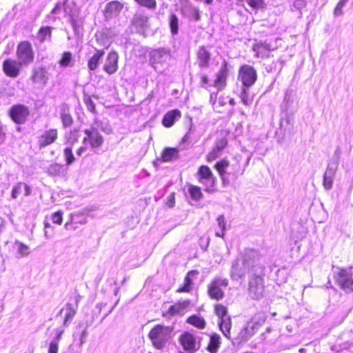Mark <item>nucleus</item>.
Listing matches in <instances>:
<instances>
[{
    "mask_svg": "<svg viewBox=\"0 0 353 353\" xmlns=\"http://www.w3.org/2000/svg\"><path fill=\"white\" fill-rule=\"evenodd\" d=\"M334 171L330 168H327L323 177V186L326 190L331 189L333 183V175Z\"/></svg>",
    "mask_w": 353,
    "mask_h": 353,
    "instance_id": "obj_40",
    "label": "nucleus"
},
{
    "mask_svg": "<svg viewBox=\"0 0 353 353\" xmlns=\"http://www.w3.org/2000/svg\"><path fill=\"white\" fill-rule=\"evenodd\" d=\"M347 1L348 0H339L334 10V13L335 15H340L342 14L343 7Z\"/></svg>",
    "mask_w": 353,
    "mask_h": 353,
    "instance_id": "obj_51",
    "label": "nucleus"
},
{
    "mask_svg": "<svg viewBox=\"0 0 353 353\" xmlns=\"http://www.w3.org/2000/svg\"><path fill=\"white\" fill-rule=\"evenodd\" d=\"M199 274V271L196 270H192L187 272L185 274L183 283L179 286L176 292L177 293H190L194 285V279Z\"/></svg>",
    "mask_w": 353,
    "mask_h": 353,
    "instance_id": "obj_16",
    "label": "nucleus"
},
{
    "mask_svg": "<svg viewBox=\"0 0 353 353\" xmlns=\"http://www.w3.org/2000/svg\"><path fill=\"white\" fill-rule=\"evenodd\" d=\"M190 17L196 21H199L201 19L199 10L197 8H192Z\"/></svg>",
    "mask_w": 353,
    "mask_h": 353,
    "instance_id": "obj_54",
    "label": "nucleus"
},
{
    "mask_svg": "<svg viewBox=\"0 0 353 353\" xmlns=\"http://www.w3.org/2000/svg\"><path fill=\"white\" fill-rule=\"evenodd\" d=\"M172 329L161 324L156 325L148 333L152 345L158 350L163 349L168 341Z\"/></svg>",
    "mask_w": 353,
    "mask_h": 353,
    "instance_id": "obj_1",
    "label": "nucleus"
},
{
    "mask_svg": "<svg viewBox=\"0 0 353 353\" xmlns=\"http://www.w3.org/2000/svg\"><path fill=\"white\" fill-rule=\"evenodd\" d=\"M30 80L33 83L45 85L48 81L47 72L42 67L34 68L32 70Z\"/></svg>",
    "mask_w": 353,
    "mask_h": 353,
    "instance_id": "obj_20",
    "label": "nucleus"
},
{
    "mask_svg": "<svg viewBox=\"0 0 353 353\" xmlns=\"http://www.w3.org/2000/svg\"><path fill=\"white\" fill-rule=\"evenodd\" d=\"M252 49L255 52L254 57L262 59L269 58L272 50L270 46L265 42L256 43Z\"/></svg>",
    "mask_w": 353,
    "mask_h": 353,
    "instance_id": "obj_17",
    "label": "nucleus"
},
{
    "mask_svg": "<svg viewBox=\"0 0 353 353\" xmlns=\"http://www.w3.org/2000/svg\"><path fill=\"white\" fill-rule=\"evenodd\" d=\"M228 285V281L224 278L216 277L213 279L207 287L208 296L216 301H220L225 296V292L223 288H226Z\"/></svg>",
    "mask_w": 353,
    "mask_h": 353,
    "instance_id": "obj_6",
    "label": "nucleus"
},
{
    "mask_svg": "<svg viewBox=\"0 0 353 353\" xmlns=\"http://www.w3.org/2000/svg\"><path fill=\"white\" fill-rule=\"evenodd\" d=\"M179 158V149L178 148L166 147L161 154V160L163 162H170Z\"/></svg>",
    "mask_w": 353,
    "mask_h": 353,
    "instance_id": "obj_26",
    "label": "nucleus"
},
{
    "mask_svg": "<svg viewBox=\"0 0 353 353\" xmlns=\"http://www.w3.org/2000/svg\"><path fill=\"white\" fill-rule=\"evenodd\" d=\"M139 6L145 7L149 10H155L157 6L156 0H134Z\"/></svg>",
    "mask_w": 353,
    "mask_h": 353,
    "instance_id": "obj_42",
    "label": "nucleus"
},
{
    "mask_svg": "<svg viewBox=\"0 0 353 353\" xmlns=\"http://www.w3.org/2000/svg\"><path fill=\"white\" fill-rule=\"evenodd\" d=\"M196 178L199 183H203L205 185V192H213L215 191L216 179L208 165H202L199 167L196 172Z\"/></svg>",
    "mask_w": 353,
    "mask_h": 353,
    "instance_id": "obj_4",
    "label": "nucleus"
},
{
    "mask_svg": "<svg viewBox=\"0 0 353 353\" xmlns=\"http://www.w3.org/2000/svg\"><path fill=\"white\" fill-rule=\"evenodd\" d=\"M61 119L63 127L68 128L72 125L73 119L70 112L69 106L65 105L61 108Z\"/></svg>",
    "mask_w": 353,
    "mask_h": 353,
    "instance_id": "obj_34",
    "label": "nucleus"
},
{
    "mask_svg": "<svg viewBox=\"0 0 353 353\" xmlns=\"http://www.w3.org/2000/svg\"><path fill=\"white\" fill-rule=\"evenodd\" d=\"M214 311L216 316L218 317L219 321H221L222 319H225L227 317L230 316L228 314V308L226 306L223 304L216 303L214 305Z\"/></svg>",
    "mask_w": 353,
    "mask_h": 353,
    "instance_id": "obj_38",
    "label": "nucleus"
},
{
    "mask_svg": "<svg viewBox=\"0 0 353 353\" xmlns=\"http://www.w3.org/2000/svg\"><path fill=\"white\" fill-rule=\"evenodd\" d=\"M15 243L17 245V252L21 254V256H27L30 253V248L28 245L19 241H16Z\"/></svg>",
    "mask_w": 353,
    "mask_h": 353,
    "instance_id": "obj_45",
    "label": "nucleus"
},
{
    "mask_svg": "<svg viewBox=\"0 0 353 353\" xmlns=\"http://www.w3.org/2000/svg\"><path fill=\"white\" fill-rule=\"evenodd\" d=\"M246 2L252 9L259 10L264 7L263 0H246Z\"/></svg>",
    "mask_w": 353,
    "mask_h": 353,
    "instance_id": "obj_48",
    "label": "nucleus"
},
{
    "mask_svg": "<svg viewBox=\"0 0 353 353\" xmlns=\"http://www.w3.org/2000/svg\"><path fill=\"white\" fill-rule=\"evenodd\" d=\"M6 138V133L4 132L3 126L0 123V145L2 144Z\"/></svg>",
    "mask_w": 353,
    "mask_h": 353,
    "instance_id": "obj_55",
    "label": "nucleus"
},
{
    "mask_svg": "<svg viewBox=\"0 0 353 353\" xmlns=\"http://www.w3.org/2000/svg\"><path fill=\"white\" fill-rule=\"evenodd\" d=\"M255 327L252 322H248L240 330L237 339L240 342L246 341L255 334Z\"/></svg>",
    "mask_w": 353,
    "mask_h": 353,
    "instance_id": "obj_25",
    "label": "nucleus"
},
{
    "mask_svg": "<svg viewBox=\"0 0 353 353\" xmlns=\"http://www.w3.org/2000/svg\"><path fill=\"white\" fill-rule=\"evenodd\" d=\"M187 188L190 196L192 200L198 201L203 197L201 188L199 186L188 183Z\"/></svg>",
    "mask_w": 353,
    "mask_h": 353,
    "instance_id": "obj_36",
    "label": "nucleus"
},
{
    "mask_svg": "<svg viewBox=\"0 0 353 353\" xmlns=\"http://www.w3.org/2000/svg\"><path fill=\"white\" fill-rule=\"evenodd\" d=\"M123 8V5L119 1H112L108 3L103 10V15L106 18L117 16Z\"/></svg>",
    "mask_w": 353,
    "mask_h": 353,
    "instance_id": "obj_22",
    "label": "nucleus"
},
{
    "mask_svg": "<svg viewBox=\"0 0 353 353\" xmlns=\"http://www.w3.org/2000/svg\"><path fill=\"white\" fill-rule=\"evenodd\" d=\"M265 291L264 274H253L249 279L248 292L255 300L261 299Z\"/></svg>",
    "mask_w": 353,
    "mask_h": 353,
    "instance_id": "obj_5",
    "label": "nucleus"
},
{
    "mask_svg": "<svg viewBox=\"0 0 353 353\" xmlns=\"http://www.w3.org/2000/svg\"><path fill=\"white\" fill-rule=\"evenodd\" d=\"M149 18L148 16L144 14H135L132 19V25L140 29H143L147 27Z\"/></svg>",
    "mask_w": 353,
    "mask_h": 353,
    "instance_id": "obj_37",
    "label": "nucleus"
},
{
    "mask_svg": "<svg viewBox=\"0 0 353 353\" xmlns=\"http://www.w3.org/2000/svg\"><path fill=\"white\" fill-rule=\"evenodd\" d=\"M23 188L25 190V196H29L31 194V190L28 185L26 183L19 182L12 188L11 196L12 199H17L21 192V188Z\"/></svg>",
    "mask_w": 353,
    "mask_h": 353,
    "instance_id": "obj_35",
    "label": "nucleus"
},
{
    "mask_svg": "<svg viewBox=\"0 0 353 353\" xmlns=\"http://www.w3.org/2000/svg\"><path fill=\"white\" fill-rule=\"evenodd\" d=\"M83 102L86 105L87 109L92 112L96 113V107L94 101L91 99V97L88 94H85L83 97Z\"/></svg>",
    "mask_w": 353,
    "mask_h": 353,
    "instance_id": "obj_44",
    "label": "nucleus"
},
{
    "mask_svg": "<svg viewBox=\"0 0 353 353\" xmlns=\"http://www.w3.org/2000/svg\"><path fill=\"white\" fill-rule=\"evenodd\" d=\"M201 83L203 85L208 84L209 83V79L206 74H202L201 77Z\"/></svg>",
    "mask_w": 353,
    "mask_h": 353,
    "instance_id": "obj_57",
    "label": "nucleus"
},
{
    "mask_svg": "<svg viewBox=\"0 0 353 353\" xmlns=\"http://www.w3.org/2000/svg\"><path fill=\"white\" fill-rule=\"evenodd\" d=\"M238 78L244 88H248L253 85L257 80V72L254 67L243 64L239 70Z\"/></svg>",
    "mask_w": 353,
    "mask_h": 353,
    "instance_id": "obj_8",
    "label": "nucleus"
},
{
    "mask_svg": "<svg viewBox=\"0 0 353 353\" xmlns=\"http://www.w3.org/2000/svg\"><path fill=\"white\" fill-rule=\"evenodd\" d=\"M220 336L218 334L214 333L210 336V341L207 346V350L210 353H216L220 347Z\"/></svg>",
    "mask_w": 353,
    "mask_h": 353,
    "instance_id": "obj_33",
    "label": "nucleus"
},
{
    "mask_svg": "<svg viewBox=\"0 0 353 353\" xmlns=\"http://www.w3.org/2000/svg\"><path fill=\"white\" fill-rule=\"evenodd\" d=\"M63 157L68 166L74 163L76 160L71 146H67L63 149Z\"/></svg>",
    "mask_w": 353,
    "mask_h": 353,
    "instance_id": "obj_41",
    "label": "nucleus"
},
{
    "mask_svg": "<svg viewBox=\"0 0 353 353\" xmlns=\"http://www.w3.org/2000/svg\"><path fill=\"white\" fill-rule=\"evenodd\" d=\"M17 60L23 66H28L34 61L35 53L30 41H20L16 48Z\"/></svg>",
    "mask_w": 353,
    "mask_h": 353,
    "instance_id": "obj_3",
    "label": "nucleus"
},
{
    "mask_svg": "<svg viewBox=\"0 0 353 353\" xmlns=\"http://www.w3.org/2000/svg\"><path fill=\"white\" fill-rule=\"evenodd\" d=\"M119 56L116 52L112 51L108 53L103 70L109 74L115 73L118 70Z\"/></svg>",
    "mask_w": 353,
    "mask_h": 353,
    "instance_id": "obj_18",
    "label": "nucleus"
},
{
    "mask_svg": "<svg viewBox=\"0 0 353 353\" xmlns=\"http://www.w3.org/2000/svg\"><path fill=\"white\" fill-rule=\"evenodd\" d=\"M190 301L188 299L183 301H177L174 304L170 305L166 311L164 316H174L176 315H183L185 309L190 305Z\"/></svg>",
    "mask_w": 353,
    "mask_h": 353,
    "instance_id": "obj_19",
    "label": "nucleus"
},
{
    "mask_svg": "<svg viewBox=\"0 0 353 353\" xmlns=\"http://www.w3.org/2000/svg\"><path fill=\"white\" fill-rule=\"evenodd\" d=\"M8 114L14 123L21 125L28 121L30 116V110L29 107L24 104L16 103L10 108Z\"/></svg>",
    "mask_w": 353,
    "mask_h": 353,
    "instance_id": "obj_7",
    "label": "nucleus"
},
{
    "mask_svg": "<svg viewBox=\"0 0 353 353\" xmlns=\"http://www.w3.org/2000/svg\"><path fill=\"white\" fill-rule=\"evenodd\" d=\"M71 59H72V53L70 52H63L62 57L59 60V63L61 66L66 67L70 64Z\"/></svg>",
    "mask_w": 353,
    "mask_h": 353,
    "instance_id": "obj_46",
    "label": "nucleus"
},
{
    "mask_svg": "<svg viewBox=\"0 0 353 353\" xmlns=\"http://www.w3.org/2000/svg\"><path fill=\"white\" fill-rule=\"evenodd\" d=\"M179 342L188 353H194L196 350V338L189 332H183L179 337Z\"/></svg>",
    "mask_w": 353,
    "mask_h": 353,
    "instance_id": "obj_14",
    "label": "nucleus"
},
{
    "mask_svg": "<svg viewBox=\"0 0 353 353\" xmlns=\"http://www.w3.org/2000/svg\"><path fill=\"white\" fill-rule=\"evenodd\" d=\"M44 225H45V228H50V223H48V222L45 223H44Z\"/></svg>",
    "mask_w": 353,
    "mask_h": 353,
    "instance_id": "obj_63",
    "label": "nucleus"
},
{
    "mask_svg": "<svg viewBox=\"0 0 353 353\" xmlns=\"http://www.w3.org/2000/svg\"><path fill=\"white\" fill-rule=\"evenodd\" d=\"M53 28L48 26H41L37 32V38L39 43H44L46 40H50L52 35Z\"/></svg>",
    "mask_w": 353,
    "mask_h": 353,
    "instance_id": "obj_28",
    "label": "nucleus"
},
{
    "mask_svg": "<svg viewBox=\"0 0 353 353\" xmlns=\"http://www.w3.org/2000/svg\"><path fill=\"white\" fill-rule=\"evenodd\" d=\"M63 331H60L57 335V341L60 340Z\"/></svg>",
    "mask_w": 353,
    "mask_h": 353,
    "instance_id": "obj_58",
    "label": "nucleus"
},
{
    "mask_svg": "<svg viewBox=\"0 0 353 353\" xmlns=\"http://www.w3.org/2000/svg\"><path fill=\"white\" fill-rule=\"evenodd\" d=\"M61 165L57 163H54L50 165L48 172L51 175H58L61 172Z\"/></svg>",
    "mask_w": 353,
    "mask_h": 353,
    "instance_id": "obj_47",
    "label": "nucleus"
},
{
    "mask_svg": "<svg viewBox=\"0 0 353 353\" xmlns=\"http://www.w3.org/2000/svg\"><path fill=\"white\" fill-rule=\"evenodd\" d=\"M170 57V54L163 50H155L151 57V60L153 64H159L165 63L168 58Z\"/></svg>",
    "mask_w": 353,
    "mask_h": 353,
    "instance_id": "obj_32",
    "label": "nucleus"
},
{
    "mask_svg": "<svg viewBox=\"0 0 353 353\" xmlns=\"http://www.w3.org/2000/svg\"><path fill=\"white\" fill-rule=\"evenodd\" d=\"M86 148L83 145L80 146L77 150V154L79 157H81L83 153L85 151Z\"/></svg>",
    "mask_w": 353,
    "mask_h": 353,
    "instance_id": "obj_56",
    "label": "nucleus"
},
{
    "mask_svg": "<svg viewBox=\"0 0 353 353\" xmlns=\"http://www.w3.org/2000/svg\"><path fill=\"white\" fill-rule=\"evenodd\" d=\"M86 334H87V333H86V331H85V330H84V331L82 332V334H81L82 337H83V338H84V337L85 336Z\"/></svg>",
    "mask_w": 353,
    "mask_h": 353,
    "instance_id": "obj_64",
    "label": "nucleus"
},
{
    "mask_svg": "<svg viewBox=\"0 0 353 353\" xmlns=\"http://www.w3.org/2000/svg\"><path fill=\"white\" fill-rule=\"evenodd\" d=\"M23 66L17 59L8 57L2 62V71L6 77L16 79L21 74Z\"/></svg>",
    "mask_w": 353,
    "mask_h": 353,
    "instance_id": "obj_9",
    "label": "nucleus"
},
{
    "mask_svg": "<svg viewBox=\"0 0 353 353\" xmlns=\"http://www.w3.org/2000/svg\"><path fill=\"white\" fill-rule=\"evenodd\" d=\"M230 165V161L227 158H223L217 161L214 165V168L217 172L222 183H227L226 173L227 169Z\"/></svg>",
    "mask_w": 353,
    "mask_h": 353,
    "instance_id": "obj_23",
    "label": "nucleus"
},
{
    "mask_svg": "<svg viewBox=\"0 0 353 353\" xmlns=\"http://www.w3.org/2000/svg\"><path fill=\"white\" fill-rule=\"evenodd\" d=\"M63 212L61 210L54 212L51 216V219L53 223L61 225L63 221Z\"/></svg>",
    "mask_w": 353,
    "mask_h": 353,
    "instance_id": "obj_49",
    "label": "nucleus"
},
{
    "mask_svg": "<svg viewBox=\"0 0 353 353\" xmlns=\"http://www.w3.org/2000/svg\"><path fill=\"white\" fill-rule=\"evenodd\" d=\"M219 227L221 228V232H216V236L219 237H223L225 235V230L226 227V223L225 221V217L223 215H220L217 218Z\"/></svg>",
    "mask_w": 353,
    "mask_h": 353,
    "instance_id": "obj_43",
    "label": "nucleus"
},
{
    "mask_svg": "<svg viewBox=\"0 0 353 353\" xmlns=\"http://www.w3.org/2000/svg\"><path fill=\"white\" fill-rule=\"evenodd\" d=\"M59 136V132L57 128H50L43 132L39 137L37 145L39 149L46 148L47 146L54 143Z\"/></svg>",
    "mask_w": 353,
    "mask_h": 353,
    "instance_id": "obj_12",
    "label": "nucleus"
},
{
    "mask_svg": "<svg viewBox=\"0 0 353 353\" xmlns=\"http://www.w3.org/2000/svg\"><path fill=\"white\" fill-rule=\"evenodd\" d=\"M218 325L220 330L227 339H231L232 319L231 317H227L225 319L219 321Z\"/></svg>",
    "mask_w": 353,
    "mask_h": 353,
    "instance_id": "obj_31",
    "label": "nucleus"
},
{
    "mask_svg": "<svg viewBox=\"0 0 353 353\" xmlns=\"http://www.w3.org/2000/svg\"><path fill=\"white\" fill-rule=\"evenodd\" d=\"M333 279L340 289L345 293L353 292L352 268H339L334 273Z\"/></svg>",
    "mask_w": 353,
    "mask_h": 353,
    "instance_id": "obj_2",
    "label": "nucleus"
},
{
    "mask_svg": "<svg viewBox=\"0 0 353 353\" xmlns=\"http://www.w3.org/2000/svg\"><path fill=\"white\" fill-rule=\"evenodd\" d=\"M242 101L245 105H248V101L246 99L243 98L242 99Z\"/></svg>",
    "mask_w": 353,
    "mask_h": 353,
    "instance_id": "obj_62",
    "label": "nucleus"
},
{
    "mask_svg": "<svg viewBox=\"0 0 353 353\" xmlns=\"http://www.w3.org/2000/svg\"><path fill=\"white\" fill-rule=\"evenodd\" d=\"M83 132L85 136L83 139V142L85 144H88L91 148L97 149L103 144V137L96 128L91 127L90 129H85Z\"/></svg>",
    "mask_w": 353,
    "mask_h": 353,
    "instance_id": "obj_11",
    "label": "nucleus"
},
{
    "mask_svg": "<svg viewBox=\"0 0 353 353\" xmlns=\"http://www.w3.org/2000/svg\"><path fill=\"white\" fill-rule=\"evenodd\" d=\"M105 54V52L103 50H98L97 52L92 56L88 61V66L90 70H95L101 59V58Z\"/></svg>",
    "mask_w": 353,
    "mask_h": 353,
    "instance_id": "obj_30",
    "label": "nucleus"
},
{
    "mask_svg": "<svg viewBox=\"0 0 353 353\" xmlns=\"http://www.w3.org/2000/svg\"><path fill=\"white\" fill-rule=\"evenodd\" d=\"M213 2V0H205V3L206 4H211Z\"/></svg>",
    "mask_w": 353,
    "mask_h": 353,
    "instance_id": "obj_61",
    "label": "nucleus"
},
{
    "mask_svg": "<svg viewBox=\"0 0 353 353\" xmlns=\"http://www.w3.org/2000/svg\"><path fill=\"white\" fill-rule=\"evenodd\" d=\"M210 52L204 46H201L197 52L196 57L199 66L201 68H206L210 65Z\"/></svg>",
    "mask_w": 353,
    "mask_h": 353,
    "instance_id": "obj_24",
    "label": "nucleus"
},
{
    "mask_svg": "<svg viewBox=\"0 0 353 353\" xmlns=\"http://www.w3.org/2000/svg\"><path fill=\"white\" fill-rule=\"evenodd\" d=\"M59 343L58 341H52L48 345V353H58Z\"/></svg>",
    "mask_w": 353,
    "mask_h": 353,
    "instance_id": "obj_50",
    "label": "nucleus"
},
{
    "mask_svg": "<svg viewBox=\"0 0 353 353\" xmlns=\"http://www.w3.org/2000/svg\"><path fill=\"white\" fill-rule=\"evenodd\" d=\"M165 204L169 208H173L175 205V192H172L168 196Z\"/></svg>",
    "mask_w": 353,
    "mask_h": 353,
    "instance_id": "obj_52",
    "label": "nucleus"
},
{
    "mask_svg": "<svg viewBox=\"0 0 353 353\" xmlns=\"http://www.w3.org/2000/svg\"><path fill=\"white\" fill-rule=\"evenodd\" d=\"M72 299L74 301V303H68L63 307L59 314L64 313V317L63 321V325L67 326L73 320L74 316L77 314V310L79 306V303L81 299V296L79 293H76Z\"/></svg>",
    "mask_w": 353,
    "mask_h": 353,
    "instance_id": "obj_10",
    "label": "nucleus"
},
{
    "mask_svg": "<svg viewBox=\"0 0 353 353\" xmlns=\"http://www.w3.org/2000/svg\"><path fill=\"white\" fill-rule=\"evenodd\" d=\"M229 101H230V103L232 105H234L235 104V101H234V99H230Z\"/></svg>",
    "mask_w": 353,
    "mask_h": 353,
    "instance_id": "obj_60",
    "label": "nucleus"
},
{
    "mask_svg": "<svg viewBox=\"0 0 353 353\" xmlns=\"http://www.w3.org/2000/svg\"><path fill=\"white\" fill-rule=\"evenodd\" d=\"M169 27L172 35H176L179 32V18L174 13L170 14L169 17Z\"/></svg>",
    "mask_w": 353,
    "mask_h": 353,
    "instance_id": "obj_39",
    "label": "nucleus"
},
{
    "mask_svg": "<svg viewBox=\"0 0 353 353\" xmlns=\"http://www.w3.org/2000/svg\"><path fill=\"white\" fill-rule=\"evenodd\" d=\"M229 75V68L227 61H223L221 67L215 75L213 85L218 90H222L227 85V79Z\"/></svg>",
    "mask_w": 353,
    "mask_h": 353,
    "instance_id": "obj_13",
    "label": "nucleus"
},
{
    "mask_svg": "<svg viewBox=\"0 0 353 353\" xmlns=\"http://www.w3.org/2000/svg\"><path fill=\"white\" fill-rule=\"evenodd\" d=\"M65 226L67 230H70L72 228V223L70 224L69 223H66Z\"/></svg>",
    "mask_w": 353,
    "mask_h": 353,
    "instance_id": "obj_59",
    "label": "nucleus"
},
{
    "mask_svg": "<svg viewBox=\"0 0 353 353\" xmlns=\"http://www.w3.org/2000/svg\"><path fill=\"white\" fill-rule=\"evenodd\" d=\"M181 116L182 113L179 109L169 110L163 117L161 123L166 128H171Z\"/></svg>",
    "mask_w": 353,
    "mask_h": 353,
    "instance_id": "obj_21",
    "label": "nucleus"
},
{
    "mask_svg": "<svg viewBox=\"0 0 353 353\" xmlns=\"http://www.w3.org/2000/svg\"><path fill=\"white\" fill-rule=\"evenodd\" d=\"M228 145V139L226 137H222L217 140L215 145L208 153L205 157L206 161L210 163L221 156L222 151Z\"/></svg>",
    "mask_w": 353,
    "mask_h": 353,
    "instance_id": "obj_15",
    "label": "nucleus"
},
{
    "mask_svg": "<svg viewBox=\"0 0 353 353\" xmlns=\"http://www.w3.org/2000/svg\"><path fill=\"white\" fill-rule=\"evenodd\" d=\"M256 251L253 248H245L244 252L241 254L242 264L244 267H248L255 259Z\"/></svg>",
    "mask_w": 353,
    "mask_h": 353,
    "instance_id": "obj_29",
    "label": "nucleus"
},
{
    "mask_svg": "<svg viewBox=\"0 0 353 353\" xmlns=\"http://www.w3.org/2000/svg\"><path fill=\"white\" fill-rule=\"evenodd\" d=\"M232 275L235 277H242L244 276V273L241 272V270L239 268L237 264L232 265Z\"/></svg>",
    "mask_w": 353,
    "mask_h": 353,
    "instance_id": "obj_53",
    "label": "nucleus"
},
{
    "mask_svg": "<svg viewBox=\"0 0 353 353\" xmlns=\"http://www.w3.org/2000/svg\"><path fill=\"white\" fill-rule=\"evenodd\" d=\"M186 323L199 330H203L206 327V321L200 314L190 315L187 318Z\"/></svg>",
    "mask_w": 353,
    "mask_h": 353,
    "instance_id": "obj_27",
    "label": "nucleus"
}]
</instances>
